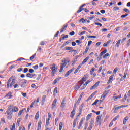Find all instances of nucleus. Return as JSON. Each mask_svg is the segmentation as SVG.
Returning a JSON list of instances; mask_svg holds the SVG:
<instances>
[{"label":"nucleus","instance_id":"obj_43","mask_svg":"<svg viewBox=\"0 0 130 130\" xmlns=\"http://www.w3.org/2000/svg\"><path fill=\"white\" fill-rule=\"evenodd\" d=\"M65 48H66V50H73V48H72L71 47H66Z\"/></svg>","mask_w":130,"mask_h":130},{"label":"nucleus","instance_id":"obj_27","mask_svg":"<svg viewBox=\"0 0 130 130\" xmlns=\"http://www.w3.org/2000/svg\"><path fill=\"white\" fill-rule=\"evenodd\" d=\"M42 124V122H41V121H39L38 122V129H41V124Z\"/></svg>","mask_w":130,"mask_h":130},{"label":"nucleus","instance_id":"obj_40","mask_svg":"<svg viewBox=\"0 0 130 130\" xmlns=\"http://www.w3.org/2000/svg\"><path fill=\"white\" fill-rule=\"evenodd\" d=\"M77 84L80 86V87H81V86L84 84V82L78 81Z\"/></svg>","mask_w":130,"mask_h":130},{"label":"nucleus","instance_id":"obj_44","mask_svg":"<svg viewBox=\"0 0 130 130\" xmlns=\"http://www.w3.org/2000/svg\"><path fill=\"white\" fill-rule=\"evenodd\" d=\"M35 56H36V53H35L32 56L30 57V60H32V59H34Z\"/></svg>","mask_w":130,"mask_h":130},{"label":"nucleus","instance_id":"obj_13","mask_svg":"<svg viewBox=\"0 0 130 130\" xmlns=\"http://www.w3.org/2000/svg\"><path fill=\"white\" fill-rule=\"evenodd\" d=\"M114 77V75H112L111 76H110L109 79L108 81V85H109V84H110V83H111V82H112Z\"/></svg>","mask_w":130,"mask_h":130},{"label":"nucleus","instance_id":"obj_4","mask_svg":"<svg viewBox=\"0 0 130 130\" xmlns=\"http://www.w3.org/2000/svg\"><path fill=\"white\" fill-rule=\"evenodd\" d=\"M102 115L101 116H98V117H96V122H95V125L96 126H98V125H100V124H101V123H100V120L101 119V117H102Z\"/></svg>","mask_w":130,"mask_h":130},{"label":"nucleus","instance_id":"obj_52","mask_svg":"<svg viewBox=\"0 0 130 130\" xmlns=\"http://www.w3.org/2000/svg\"><path fill=\"white\" fill-rule=\"evenodd\" d=\"M92 81H93V79L88 80L87 81L85 82V84H86V85H88V84L90 83V82H92Z\"/></svg>","mask_w":130,"mask_h":130},{"label":"nucleus","instance_id":"obj_54","mask_svg":"<svg viewBox=\"0 0 130 130\" xmlns=\"http://www.w3.org/2000/svg\"><path fill=\"white\" fill-rule=\"evenodd\" d=\"M114 11H118L119 10V8L118 7H115L113 8Z\"/></svg>","mask_w":130,"mask_h":130},{"label":"nucleus","instance_id":"obj_48","mask_svg":"<svg viewBox=\"0 0 130 130\" xmlns=\"http://www.w3.org/2000/svg\"><path fill=\"white\" fill-rule=\"evenodd\" d=\"M118 71V68H115L113 70V74H116V72H117Z\"/></svg>","mask_w":130,"mask_h":130},{"label":"nucleus","instance_id":"obj_57","mask_svg":"<svg viewBox=\"0 0 130 130\" xmlns=\"http://www.w3.org/2000/svg\"><path fill=\"white\" fill-rule=\"evenodd\" d=\"M128 16V14H124L121 16V18H125V17H127Z\"/></svg>","mask_w":130,"mask_h":130},{"label":"nucleus","instance_id":"obj_64","mask_svg":"<svg viewBox=\"0 0 130 130\" xmlns=\"http://www.w3.org/2000/svg\"><path fill=\"white\" fill-rule=\"evenodd\" d=\"M23 71V68L17 69V72H22Z\"/></svg>","mask_w":130,"mask_h":130},{"label":"nucleus","instance_id":"obj_61","mask_svg":"<svg viewBox=\"0 0 130 130\" xmlns=\"http://www.w3.org/2000/svg\"><path fill=\"white\" fill-rule=\"evenodd\" d=\"M23 73H28V68H24V70H23Z\"/></svg>","mask_w":130,"mask_h":130},{"label":"nucleus","instance_id":"obj_16","mask_svg":"<svg viewBox=\"0 0 130 130\" xmlns=\"http://www.w3.org/2000/svg\"><path fill=\"white\" fill-rule=\"evenodd\" d=\"M12 79H13V76H11L7 82V88H10V83H11V81H12Z\"/></svg>","mask_w":130,"mask_h":130},{"label":"nucleus","instance_id":"obj_24","mask_svg":"<svg viewBox=\"0 0 130 130\" xmlns=\"http://www.w3.org/2000/svg\"><path fill=\"white\" fill-rule=\"evenodd\" d=\"M82 97H83V94L81 93L79 96L77 102H76L77 104H79V103H80V102H81V99H82Z\"/></svg>","mask_w":130,"mask_h":130},{"label":"nucleus","instance_id":"obj_10","mask_svg":"<svg viewBox=\"0 0 130 130\" xmlns=\"http://www.w3.org/2000/svg\"><path fill=\"white\" fill-rule=\"evenodd\" d=\"M84 118H82L81 120L80 123H79L78 125V129H81V128L82 127V125H83V122L84 121Z\"/></svg>","mask_w":130,"mask_h":130},{"label":"nucleus","instance_id":"obj_42","mask_svg":"<svg viewBox=\"0 0 130 130\" xmlns=\"http://www.w3.org/2000/svg\"><path fill=\"white\" fill-rule=\"evenodd\" d=\"M94 71H95V68H92L90 70V75H93V73H94Z\"/></svg>","mask_w":130,"mask_h":130},{"label":"nucleus","instance_id":"obj_14","mask_svg":"<svg viewBox=\"0 0 130 130\" xmlns=\"http://www.w3.org/2000/svg\"><path fill=\"white\" fill-rule=\"evenodd\" d=\"M89 58H90V57H87L86 58H85L83 61H82V62L80 64H81V66L83 65V64H85L86 63V62H87L88 61V60H89Z\"/></svg>","mask_w":130,"mask_h":130},{"label":"nucleus","instance_id":"obj_38","mask_svg":"<svg viewBox=\"0 0 130 130\" xmlns=\"http://www.w3.org/2000/svg\"><path fill=\"white\" fill-rule=\"evenodd\" d=\"M46 98V95H43L42 99V102H44V101H45Z\"/></svg>","mask_w":130,"mask_h":130},{"label":"nucleus","instance_id":"obj_9","mask_svg":"<svg viewBox=\"0 0 130 130\" xmlns=\"http://www.w3.org/2000/svg\"><path fill=\"white\" fill-rule=\"evenodd\" d=\"M108 91H106L101 96V99H102V100H104V99H105L106 96H107V94H108Z\"/></svg>","mask_w":130,"mask_h":130},{"label":"nucleus","instance_id":"obj_50","mask_svg":"<svg viewBox=\"0 0 130 130\" xmlns=\"http://www.w3.org/2000/svg\"><path fill=\"white\" fill-rule=\"evenodd\" d=\"M54 94H57V87H55L54 89Z\"/></svg>","mask_w":130,"mask_h":130},{"label":"nucleus","instance_id":"obj_51","mask_svg":"<svg viewBox=\"0 0 130 130\" xmlns=\"http://www.w3.org/2000/svg\"><path fill=\"white\" fill-rule=\"evenodd\" d=\"M21 121V119L19 118L17 120V126H19V124H20V122Z\"/></svg>","mask_w":130,"mask_h":130},{"label":"nucleus","instance_id":"obj_49","mask_svg":"<svg viewBox=\"0 0 130 130\" xmlns=\"http://www.w3.org/2000/svg\"><path fill=\"white\" fill-rule=\"evenodd\" d=\"M89 47H86V49L84 52V54H86L88 52V50H89Z\"/></svg>","mask_w":130,"mask_h":130},{"label":"nucleus","instance_id":"obj_11","mask_svg":"<svg viewBox=\"0 0 130 130\" xmlns=\"http://www.w3.org/2000/svg\"><path fill=\"white\" fill-rule=\"evenodd\" d=\"M68 27V24H65L63 26L62 28L60 29V33H62L63 31H66L67 30V28Z\"/></svg>","mask_w":130,"mask_h":130},{"label":"nucleus","instance_id":"obj_55","mask_svg":"<svg viewBox=\"0 0 130 130\" xmlns=\"http://www.w3.org/2000/svg\"><path fill=\"white\" fill-rule=\"evenodd\" d=\"M29 73H30V74H33V73H34V70H33V69H29Z\"/></svg>","mask_w":130,"mask_h":130},{"label":"nucleus","instance_id":"obj_56","mask_svg":"<svg viewBox=\"0 0 130 130\" xmlns=\"http://www.w3.org/2000/svg\"><path fill=\"white\" fill-rule=\"evenodd\" d=\"M15 126H16V125H15V123H13L12 125V127L11 128V130H15Z\"/></svg>","mask_w":130,"mask_h":130},{"label":"nucleus","instance_id":"obj_22","mask_svg":"<svg viewBox=\"0 0 130 130\" xmlns=\"http://www.w3.org/2000/svg\"><path fill=\"white\" fill-rule=\"evenodd\" d=\"M12 111L13 112H17V111H19V109L16 106H15L12 108Z\"/></svg>","mask_w":130,"mask_h":130},{"label":"nucleus","instance_id":"obj_28","mask_svg":"<svg viewBox=\"0 0 130 130\" xmlns=\"http://www.w3.org/2000/svg\"><path fill=\"white\" fill-rule=\"evenodd\" d=\"M106 52H107V50L106 49H105L104 51H103L101 53H100V56H102L103 54H105Z\"/></svg>","mask_w":130,"mask_h":130},{"label":"nucleus","instance_id":"obj_37","mask_svg":"<svg viewBox=\"0 0 130 130\" xmlns=\"http://www.w3.org/2000/svg\"><path fill=\"white\" fill-rule=\"evenodd\" d=\"M108 56H109V53H106L104 56H103V58H107V57H108Z\"/></svg>","mask_w":130,"mask_h":130},{"label":"nucleus","instance_id":"obj_20","mask_svg":"<svg viewBox=\"0 0 130 130\" xmlns=\"http://www.w3.org/2000/svg\"><path fill=\"white\" fill-rule=\"evenodd\" d=\"M15 83H16V80H15V79H12L10 85V87L12 88V87H13V85H14Z\"/></svg>","mask_w":130,"mask_h":130},{"label":"nucleus","instance_id":"obj_6","mask_svg":"<svg viewBox=\"0 0 130 130\" xmlns=\"http://www.w3.org/2000/svg\"><path fill=\"white\" fill-rule=\"evenodd\" d=\"M85 106V105L84 104H81V106L79 108V114L78 115V116H80L82 114V113L83 112V108H84V107Z\"/></svg>","mask_w":130,"mask_h":130},{"label":"nucleus","instance_id":"obj_63","mask_svg":"<svg viewBox=\"0 0 130 130\" xmlns=\"http://www.w3.org/2000/svg\"><path fill=\"white\" fill-rule=\"evenodd\" d=\"M100 44H101V42H98V43H96L95 46L98 47V46H99V45H100Z\"/></svg>","mask_w":130,"mask_h":130},{"label":"nucleus","instance_id":"obj_58","mask_svg":"<svg viewBox=\"0 0 130 130\" xmlns=\"http://www.w3.org/2000/svg\"><path fill=\"white\" fill-rule=\"evenodd\" d=\"M123 11H124V12H125L126 13H129V10L128 9L124 8L123 9Z\"/></svg>","mask_w":130,"mask_h":130},{"label":"nucleus","instance_id":"obj_18","mask_svg":"<svg viewBox=\"0 0 130 130\" xmlns=\"http://www.w3.org/2000/svg\"><path fill=\"white\" fill-rule=\"evenodd\" d=\"M75 114H76V112L75 111V109H73V110L71 112L70 117H71V118H73V117L75 116Z\"/></svg>","mask_w":130,"mask_h":130},{"label":"nucleus","instance_id":"obj_60","mask_svg":"<svg viewBox=\"0 0 130 130\" xmlns=\"http://www.w3.org/2000/svg\"><path fill=\"white\" fill-rule=\"evenodd\" d=\"M122 108H121V106L117 107L116 108H115V110H118L119 109Z\"/></svg>","mask_w":130,"mask_h":130},{"label":"nucleus","instance_id":"obj_34","mask_svg":"<svg viewBox=\"0 0 130 130\" xmlns=\"http://www.w3.org/2000/svg\"><path fill=\"white\" fill-rule=\"evenodd\" d=\"M62 126H63L62 122H60L59 125V130L62 129Z\"/></svg>","mask_w":130,"mask_h":130},{"label":"nucleus","instance_id":"obj_12","mask_svg":"<svg viewBox=\"0 0 130 130\" xmlns=\"http://www.w3.org/2000/svg\"><path fill=\"white\" fill-rule=\"evenodd\" d=\"M36 76V75L35 74H30V73H27L26 74V77L27 78H34V77H35Z\"/></svg>","mask_w":130,"mask_h":130},{"label":"nucleus","instance_id":"obj_33","mask_svg":"<svg viewBox=\"0 0 130 130\" xmlns=\"http://www.w3.org/2000/svg\"><path fill=\"white\" fill-rule=\"evenodd\" d=\"M83 10H84V8H82V7H80L79 10L77 11V13H78L79 14V13H81V12H82V11H83Z\"/></svg>","mask_w":130,"mask_h":130},{"label":"nucleus","instance_id":"obj_3","mask_svg":"<svg viewBox=\"0 0 130 130\" xmlns=\"http://www.w3.org/2000/svg\"><path fill=\"white\" fill-rule=\"evenodd\" d=\"M66 66H67V61H64V62L63 61L62 63H61L59 73H61L62 72L63 69L66 68Z\"/></svg>","mask_w":130,"mask_h":130},{"label":"nucleus","instance_id":"obj_31","mask_svg":"<svg viewBox=\"0 0 130 130\" xmlns=\"http://www.w3.org/2000/svg\"><path fill=\"white\" fill-rule=\"evenodd\" d=\"M35 118L37 120L38 118H39V111H38L35 115Z\"/></svg>","mask_w":130,"mask_h":130},{"label":"nucleus","instance_id":"obj_21","mask_svg":"<svg viewBox=\"0 0 130 130\" xmlns=\"http://www.w3.org/2000/svg\"><path fill=\"white\" fill-rule=\"evenodd\" d=\"M81 67H82V64H79V66L78 67V68L75 71L74 74H77V73H78V72H79V70H80V69H81Z\"/></svg>","mask_w":130,"mask_h":130},{"label":"nucleus","instance_id":"obj_8","mask_svg":"<svg viewBox=\"0 0 130 130\" xmlns=\"http://www.w3.org/2000/svg\"><path fill=\"white\" fill-rule=\"evenodd\" d=\"M100 83V81H98L96 83H95L94 84V85L90 88V90H93V89H96V88H97V87H98V86H99Z\"/></svg>","mask_w":130,"mask_h":130},{"label":"nucleus","instance_id":"obj_7","mask_svg":"<svg viewBox=\"0 0 130 130\" xmlns=\"http://www.w3.org/2000/svg\"><path fill=\"white\" fill-rule=\"evenodd\" d=\"M74 70H75V68H73L72 69L69 70L65 74V77H69V76H70V74L73 72L74 71Z\"/></svg>","mask_w":130,"mask_h":130},{"label":"nucleus","instance_id":"obj_30","mask_svg":"<svg viewBox=\"0 0 130 130\" xmlns=\"http://www.w3.org/2000/svg\"><path fill=\"white\" fill-rule=\"evenodd\" d=\"M64 102H66V100L64 99H63L62 101V102H61V106H60V107H62V108H63L64 107V105L66 104H64Z\"/></svg>","mask_w":130,"mask_h":130},{"label":"nucleus","instance_id":"obj_5","mask_svg":"<svg viewBox=\"0 0 130 130\" xmlns=\"http://www.w3.org/2000/svg\"><path fill=\"white\" fill-rule=\"evenodd\" d=\"M95 122V121L94 119H91L90 123H89V127L87 128V130H92V128H93V125Z\"/></svg>","mask_w":130,"mask_h":130},{"label":"nucleus","instance_id":"obj_46","mask_svg":"<svg viewBox=\"0 0 130 130\" xmlns=\"http://www.w3.org/2000/svg\"><path fill=\"white\" fill-rule=\"evenodd\" d=\"M119 116H116V117H115V118L112 120V121H116V120H117V119H118Z\"/></svg>","mask_w":130,"mask_h":130},{"label":"nucleus","instance_id":"obj_39","mask_svg":"<svg viewBox=\"0 0 130 130\" xmlns=\"http://www.w3.org/2000/svg\"><path fill=\"white\" fill-rule=\"evenodd\" d=\"M49 120H50V119H48L47 120H46V126H48V124H49Z\"/></svg>","mask_w":130,"mask_h":130},{"label":"nucleus","instance_id":"obj_23","mask_svg":"<svg viewBox=\"0 0 130 130\" xmlns=\"http://www.w3.org/2000/svg\"><path fill=\"white\" fill-rule=\"evenodd\" d=\"M80 88V85L77 83L74 87V90H75L76 91H78V90H79Z\"/></svg>","mask_w":130,"mask_h":130},{"label":"nucleus","instance_id":"obj_36","mask_svg":"<svg viewBox=\"0 0 130 130\" xmlns=\"http://www.w3.org/2000/svg\"><path fill=\"white\" fill-rule=\"evenodd\" d=\"M87 84H86V83H85L84 84H83V85L82 86V87L81 88V90H84V89H85V88H86V87H87Z\"/></svg>","mask_w":130,"mask_h":130},{"label":"nucleus","instance_id":"obj_2","mask_svg":"<svg viewBox=\"0 0 130 130\" xmlns=\"http://www.w3.org/2000/svg\"><path fill=\"white\" fill-rule=\"evenodd\" d=\"M50 69L52 70L51 71V73L52 74V76H54L55 73H56V71H57V67H56V65L55 64H53Z\"/></svg>","mask_w":130,"mask_h":130},{"label":"nucleus","instance_id":"obj_35","mask_svg":"<svg viewBox=\"0 0 130 130\" xmlns=\"http://www.w3.org/2000/svg\"><path fill=\"white\" fill-rule=\"evenodd\" d=\"M26 110L25 109H23L22 110L19 111L18 113V115H21L22 113H23V111H25Z\"/></svg>","mask_w":130,"mask_h":130},{"label":"nucleus","instance_id":"obj_25","mask_svg":"<svg viewBox=\"0 0 130 130\" xmlns=\"http://www.w3.org/2000/svg\"><path fill=\"white\" fill-rule=\"evenodd\" d=\"M12 116H13V114H12L11 113H8L7 118L8 119H11Z\"/></svg>","mask_w":130,"mask_h":130},{"label":"nucleus","instance_id":"obj_41","mask_svg":"<svg viewBox=\"0 0 130 130\" xmlns=\"http://www.w3.org/2000/svg\"><path fill=\"white\" fill-rule=\"evenodd\" d=\"M58 80H59L58 78L55 79L53 82V85H55V84H56V83H57Z\"/></svg>","mask_w":130,"mask_h":130},{"label":"nucleus","instance_id":"obj_47","mask_svg":"<svg viewBox=\"0 0 130 130\" xmlns=\"http://www.w3.org/2000/svg\"><path fill=\"white\" fill-rule=\"evenodd\" d=\"M102 57H101V56H99V57H97L96 58V60L97 61H100V60H101Z\"/></svg>","mask_w":130,"mask_h":130},{"label":"nucleus","instance_id":"obj_26","mask_svg":"<svg viewBox=\"0 0 130 130\" xmlns=\"http://www.w3.org/2000/svg\"><path fill=\"white\" fill-rule=\"evenodd\" d=\"M127 120H128V117L127 116L125 117L123 119V124L124 125L126 124V121H127Z\"/></svg>","mask_w":130,"mask_h":130},{"label":"nucleus","instance_id":"obj_62","mask_svg":"<svg viewBox=\"0 0 130 130\" xmlns=\"http://www.w3.org/2000/svg\"><path fill=\"white\" fill-rule=\"evenodd\" d=\"M33 69H34V70H38V65H36L35 66H33Z\"/></svg>","mask_w":130,"mask_h":130},{"label":"nucleus","instance_id":"obj_59","mask_svg":"<svg viewBox=\"0 0 130 130\" xmlns=\"http://www.w3.org/2000/svg\"><path fill=\"white\" fill-rule=\"evenodd\" d=\"M88 38H96V36H88Z\"/></svg>","mask_w":130,"mask_h":130},{"label":"nucleus","instance_id":"obj_32","mask_svg":"<svg viewBox=\"0 0 130 130\" xmlns=\"http://www.w3.org/2000/svg\"><path fill=\"white\" fill-rule=\"evenodd\" d=\"M121 41V40H119L116 43L115 46H117V47H119V45L120 44V42Z\"/></svg>","mask_w":130,"mask_h":130},{"label":"nucleus","instance_id":"obj_15","mask_svg":"<svg viewBox=\"0 0 130 130\" xmlns=\"http://www.w3.org/2000/svg\"><path fill=\"white\" fill-rule=\"evenodd\" d=\"M56 102H57V99H55L52 104V108L53 109L54 108L55 105H56Z\"/></svg>","mask_w":130,"mask_h":130},{"label":"nucleus","instance_id":"obj_1","mask_svg":"<svg viewBox=\"0 0 130 130\" xmlns=\"http://www.w3.org/2000/svg\"><path fill=\"white\" fill-rule=\"evenodd\" d=\"M27 82H28V81L26 79H20L19 80H18V84H19V85H20L21 88H24L25 87H26Z\"/></svg>","mask_w":130,"mask_h":130},{"label":"nucleus","instance_id":"obj_19","mask_svg":"<svg viewBox=\"0 0 130 130\" xmlns=\"http://www.w3.org/2000/svg\"><path fill=\"white\" fill-rule=\"evenodd\" d=\"M77 121H78V118H76L73 121V128H75V127H76V124H77Z\"/></svg>","mask_w":130,"mask_h":130},{"label":"nucleus","instance_id":"obj_17","mask_svg":"<svg viewBox=\"0 0 130 130\" xmlns=\"http://www.w3.org/2000/svg\"><path fill=\"white\" fill-rule=\"evenodd\" d=\"M5 97H8V99H11L13 97V95H12V92H9L7 93Z\"/></svg>","mask_w":130,"mask_h":130},{"label":"nucleus","instance_id":"obj_45","mask_svg":"<svg viewBox=\"0 0 130 130\" xmlns=\"http://www.w3.org/2000/svg\"><path fill=\"white\" fill-rule=\"evenodd\" d=\"M99 102L98 99L96 100L92 104V105H97V103Z\"/></svg>","mask_w":130,"mask_h":130},{"label":"nucleus","instance_id":"obj_53","mask_svg":"<svg viewBox=\"0 0 130 130\" xmlns=\"http://www.w3.org/2000/svg\"><path fill=\"white\" fill-rule=\"evenodd\" d=\"M84 33H86L85 31H83L82 32H79L78 35H80V36H82V35H83V34H84Z\"/></svg>","mask_w":130,"mask_h":130},{"label":"nucleus","instance_id":"obj_29","mask_svg":"<svg viewBox=\"0 0 130 130\" xmlns=\"http://www.w3.org/2000/svg\"><path fill=\"white\" fill-rule=\"evenodd\" d=\"M92 115H93L92 113L89 114L86 117V120H89L92 117Z\"/></svg>","mask_w":130,"mask_h":130}]
</instances>
